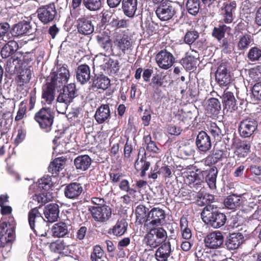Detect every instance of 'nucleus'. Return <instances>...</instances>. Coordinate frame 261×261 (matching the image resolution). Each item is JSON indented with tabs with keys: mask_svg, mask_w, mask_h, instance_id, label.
<instances>
[{
	"mask_svg": "<svg viewBox=\"0 0 261 261\" xmlns=\"http://www.w3.org/2000/svg\"><path fill=\"white\" fill-rule=\"evenodd\" d=\"M211 205L206 206L203 210L201 217L203 221L214 228L223 226L226 220V216L218 212H213Z\"/></svg>",
	"mask_w": 261,
	"mask_h": 261,
	"instance_id": "f257e3e1",
	"label": "nucleus"
},
{
	"mask_svg": "<svg viewBox=\"0 0 261 261\" xmlns=\"http://www.w3.org/2000/svg\"><path fill=\"white\" fill-rule=\"evenodd\" d=\"M148 230L145 236V243L147 246L154 249L165 243L167 239V232L163 227L146 228Z\"/></svg>",
	"mask_w": 261,
	"mask_h": 261,
	"instance_id": "f03ea898",
	"label": "nucleus"
},
{
	"mask_svg": "<svg viewBox=\"0 0 261 261\" xmlns=\"http://www.w3.org/2000/svg\"><path fill=\"white\" fill-rule=\"evenodd\" d=\"M69 76V71L65 66L57 65L48 77L47 81L55 87L61 88L67 83Z\"/></svg>",
	"mask_w": 261,
	"mask_h": 261,
	"instance_id": "7ed1b4c3",
	"label": "nucleus"
},
{
	"mask_svg": "<svg viewBox=\"0 0 261 261\" xmlns=\"http://www.w3.org/2000/svg\"><path fill=\"white\" fill-rule=\"evenodd\" d=\"M165 218L166 214L164 210L159 207H153L148 212V217L144 224V228L159 227L158 226H162L164 223Z\"/></svg>",
	"mask_w": 261,
	"mask_h": 261,
	"instance_id": "20e7f679",
	"label": "nucleus"
},
{
	"mask_svg": "<svg viewBox=\"0 0 261 261\" xmlns=\"http://www.w3.org/2000/svg\"><path fill=\"white\" fill-rule=\"evenodd\" d=\"M15 238L14 227L5 222H0V247L10 251Z\"/></svg>",
	"mask_w": 261,
	"mask_h": 261,
	"instance_id": "39448f33",
	"label": "nucleus"
},
{
	"mask_svg": "<svg viewBox=\"0 0 261 261\" xmlns=\"http://www.w3.org/2000/svg\"><path fill=\"white\" fill-rule=\"evenodd\" d=\"M34 119L41 128L49 131L54 122V113L50 108L43 107L35 114Z\"/></svg>",
	"mask_w": 261,
	"mask_h": 261,
	"instance_id": "423d86ee",
	"label": "nucleus"
},
{
	"mask_svg": "<svg viewBox=\"0 0 261 261\" xmlns=\"http://www.w3.org/2000/svg\"><path fill=\"white\" fill-rule=\"evenodd\" d=\"M177 4L171 1L161 3L155 10L157 17L161 21H167L171 19L176 12Z\"/></svg>",
	"mask_w": 261,
	"mask_h": 261,
	"instance_id": "0eeeda50",
	"label": "nucleus"
},
{
	"mask_svg": "<svg viewBox=\"0 0 261 261\" xmlns=\"http://www.w3.org/2000/svg\"><path fill=\"white\" fill-rule=\"evenodd\" d=\"M88 210L92 218L100 223L107 222L112 216V209L107 205L89 206Z\"/></svg>",
	"mask_w": 261,
	"mask_h": 261,
	"instance_id": "6e6552de",
	"label": "nucleus"
},
{
	"mask_svg": "<svg viewBox=\"0 0 261 261\" xmlns=\"http://www.w3.org/2000/svg\"><path fill=\"white\" fill-rule=\"evenodd\" d=\"M28 220L30 227L34 232L41 230L45 224V219L41 216L37 207L32 208L29 212Z\"/></svg>",
	"mask_w": 261,
	"mask_h": 261,
	"instance_id": "1a4fd4ad",
	"label": "nucleus"
},
{
	"mask_svg": "<svg viewBox=\"0 0 261 261\" xmlns=\"http://www.w3.org/2000/svg\"><path fill=\"white\" fill-rule=\"evenodd\" d=\"M39 20L44 24L54 20L57 12L54 4L46 5L39 8L37 10Z\"/></svg>",
	"mask_w": 261,
	"mask_h": 261,
	"instance_id": "9d476101",
	"label": "nucleus"
},
{
	"mask_svg": "<svg viewBox=\"0 0 261 261\" xmlns=\"http://www.w3.org/2000/svg\"><path fill=\"white\" fill-rule=\"evenodd\" d=\"M200 170H197L196 172H190L184 179L185 182L191 188L196 190L201 189L203 187V175Z\"/></svg>",
	"mask_w": 261,
	"mask_h": 261,
	"instance_id": "9b49d317",
	"label": "nucleus"
},
{
	"mask_svg": "<svg viewBox=\"0 0 261 261\" xmlns=\"http://www.w3.org/2000/svg\"><path fill=\"white\" fill-rule=\"evenodd\" d=\"M224 241V237L219 231H214L206 235L204 239L205 246L210 249H218L221 247Z\"/></svg>",
	"mask_w": 261,
	"mask_h": 261,
	"instance_id": "f8f14e48",
	"label": "nucleus"
},
{
	"mask_svg": "<svg viewBox=\"0 0 261 261\" xmlns=\"http://www.w3.org/2000/svg\"><path fill=\"white\" fill-rule=\"evenodd\" d=\"M155 60L158 65L162 69H167L170 68L174 62L173 55L166 50H162L155 56Z\"/></svg>",
	"mask_w": 261,
	"mask_h": 261,
	"instance_id": "ddd939ff",
	"label": "nucleus"
},
{
	"mask_svg": "<svg viewBox=\"0 0 261 261\" xmlns=\"http://www.w3.org/2000/svg\"><path fill=\"white\" fill-rule=\"evenodd\" d=\"M77 95V90L74 84H70L63 87V92L58 95L57 100L59 102L70 103Z\"/></svg>",
	"mask_w": 261,
	"mask_h": 261,
	"instance_id": "4468645a",
	"label": "nucleus"
},
{
	"mask_svg": "<svg viewBox=\"0 0 261 261\" xmlns=\"http://www.w3.org/2000/svg\"><path fill=\"white\" fill-rule=\"evenodd\" d=\"M216 80L221 86H226L231 81L230 72L224 63H220L216 72Z\"/></svg>",
	"mask_w": 261,
	"mask_h": 261,
	"instance_id": "2eb2a0df",
	"label": "nucleus"
},
{
	"mask_svg": "<svg viewBox=\"0 0 261 261\" xmlns=\"http://www.w3.org/2000/svg\"><path fill=\"white\" fill-rule=\"evenodd\" d=\"M150 166V163L146 161V152L144 148H140L139 150L138 158L135 164V169L138 171H141V176L144 177Z\"/></svg>",
	"mask_w": 261,
	"mask_h": 261,
	"instance_id": "dca6fc26",
	"label": "nucleus"
},
{
	"mask_svg": "<svg viewBox=\"0 0 261 261\" xmlns=\"http://www.w3.org/2000/svg\"><path fill=\"white\" fill-rule=\"evenodd\" d=\"M59 88L55 87L51 83H47L42 87L41 102L44 105H50L55 99V91Z\"/></svg>",
	"mask_w": 261,
	"mask_h": 261,
	"instance_id": "f3484780",
	"label": "nucleus"
},
{
	"mask_svg": "<svg viewBox=\"0 0 261 261\" xmlns=\"http://www.w3.org/2000/svg\"><path fill=\"white\" fill-rule=\"evenodd\" d=\"M257 126L256 121L251 118L243 120L239 127L241 136L244 138L250 137L256 129Z\"/></svg>",
	"mask_w": 261,
	"mask_h": 261,
	"instance_id": "a211bd4d",
	"label": "nucleus"
},
{
	"mask_svg": "<svg viewBox=\"0 0 261 261\" xmlns=\"http://www.w3.org/2000/svg\"><path fill=\"white\" fill-rule=\"evenodd\" d=\"M196 144L199 151L205 152L212 147L211 138L206 132L201 131L197 136Z\"/></svg>",
	"mask_w": 261,
	"mask_h": 261,
	"instance_id": "6ab92c4d",
	"label": "nucleus"
},
{
	"mask_svg": "<svg viewBox=\"0 0 261 261\" xmlns=\"http://www.w3.org/2000/svg\"><path fill=\"white\" fill-rule=\"evenodd\" d=\"M94 118L98 124L107 123L111 118V112L109 104H102L96 110Z\"/></svg>",
	"mask_w": 261,
	"mask_h": 261,
	"instance_id": "aec40b11",
	"label": "nucleus"
},
{
	"mask_svg": "<svg viewBox=\"0 0 261 261\" xmlns=\"http://www.w3.org/2000/svg\"><path fill=\"white\" fill-rule=\"evenodd\" d=\"M83 191L82 185L74 182L67 184L64 189V195L69 199H77Z\"/></svg>",
	"mask_w": 261,
	"mask_h": 261,
	"instance_id": "412c9836",
	"label": "nucleus"
},
{
	"mask_svg": "<svg viewBox=\"0 0 261 261\" xmlns=\"http://www.w3.org/2000/svg\"><path fill=\"white\" fill-rule=\"evenodd\" d=\"M114 47H117L119 50L115 54L116 55L121 56L124 54L125 51L128 50L132 46V44L129 37L125 35L117 36L114 41Z\"/></svg>",
	"mask_w": 261,
	"mask_h": 261,
	"instance_id": "4be33fe9",
	"label": "nucleus"
},
{
	"mask_svg": "<svg viewBox=\"0 0 261 261\" xmlns=\"http://www.w3.org/2000/svg\"><path fill=\"white\" fill-rule=\"evenodd\" d=\"M77 29L80 34L88 35L93 32L94 26L87 17L79 18L77 20Z\"/></svg>",
	"mask_w": 261,
	"mask_h": 261,
	"instance_id": "5701e85b",
	"label": "nucleus"
},
{
	"mask_svg": "<svg viewBox=\"0 0 261 261\" xmlns=\"http://www.w3.org/2000/svg\"><path fill=\"white\" fill-rule=\"evenodd\" d=\"M172 252L170 243L168 241L160 245L154 254L158 261H167Z\"/></svg>",
	"mask_w": 261,
	"mask_h": 261,
	"instance_id": "b1692460",
	"label": "nucleus"
},
{
	"mask_svg": "<svg viewBox=\"0 0 261 261\" xmlns=\"http://www.w3.org/2000/svg\"><path fill=\"white\" fill-rule=\"evenodd\" d=\"M44 214L45 222L53 223L59 218V208L56 203H50L44 207Z\"/></svg>",
	"mask_w": 261,
	"mask_h": 261,
	"instance_id": "393cba45",
	"label": "nucleus"
},
{
	"mask_svg": "<svg viewBox=\"0 0 261 261\" xmlns=\"http://www.w3.org/2000/svg\"><path fill=\"white\" fill-rule=\"evenodd\" d=\"M236 8V3L234 2L224 4V7L221 9V14L225 23H230L232 22Z\"/></svg>",
	"mask_w": 261,
	"mask_h": 261,
	"instance_id": "a878e982",
	"label": "nucleus"
},
{
	"mask_svg": "<svg viewBox=\"0 0 261 261\" xmlns=\"http://www.w3.org/2000/svg\"><path fill=\"white\" fill-rule=\"evenodd\" d=\"M244 241V236L241 233L230 234L226 241V246L229 250H234L239 248Z\"/></svg>",
	"mask_w": 261,
	"mask_h": 261,
	"instance_id": "bb28decb",
	"label": "nucleus"
},
{
	"mask_svg": "<svg viewBox=\"0 0 261 261\" xmlns=\"http://www.w3.org/2000/svg\"><path fill=\"white\" fill-rule=\"evenodd\" d=\"M102 60L105 62V64L100 65V66H103L106 68L110 69L111 71L113 72H116L118 71L119 66V62L117 60H114L107 56L101 55L99 57H96L94 61L96 63H99Z\"/></svg>",
	"mask_w": 261,
	"mask_h": 261,
	"instance_id": "cd10ccee",
	"label": "nucleus"
},
{
	"mask_svg": "<svg viewBox=\"0 0 261 261\" xmlns=\"http://www.w3.org/2000/svg\"><path fill=\"white\" fill-rule=\"evenodd\" d=\"M76 79L82 84L86 83L90 79V70L86 64L80 65L76 70Z\"/></svg>",
	"mask_w": 261,
	"mask_h": 261,
	"instance_id": "c85d7f7f",
	"label": "nucleus"
},
{
	"mask_svg": "<svg viewBox=\"0 0 261 261\" xmlns=\"http://www.w3.org/2000/svg\"><path fill=\"white\" fill-rule=\"evenodd\" d=\"M137 0H122V8L124 14L128 17L134 16L137 10Z\"/></svg>",
	"mask_w": 261,
	"mask_h": 261,
	"instance_id": "c756f323",
	"label": "nucleus"
},
{
	"mask_svg": "<svg viewBox=\"0 0 261 261\" xmlns=\"http://www.w3.org/2000/svg\"><path fill=\"white\" fill-rule=\"evenodd\" d=\"M22 65V61L20 58L14 56L10 58L6 64V70L10 74H14L17 72Z\"/></svg>",
	"mask_w": 261,
	"mask_h": 261,
	"instance_id": "7c9ffc66",
	"label": "nucleus"
},
{
	"mask_svg": "<svg viewBox=\"0 0 261 261\" xmlns=\"http://www.w3.org/2000/svg\"><path fill=\"white\" fill-rule=\"evenodd\" d=\"M3 47L1 54L3 58H7L13 55L18 48V43L13 40L9 39Z\"/></svg>",
	"mask_w": 261,
	"mask_h": 261,
	"instance_id": "2f4dec72",
	"label": "nucleus"
},
{
	"mask_svg": "<svg viewBox=\"0 0 261 261\" xmlns=\"http://www.w3.org/2000/svg\"><path fill=\"white\" fill-rule=\"evenodd\" d=\"M74 164L76 169L86 171L91 166V159L88 155H79L74 159Z\"/></svg>",
	"mask_w": 261,
	"mask_h": 261,
	"instance_id": "473e14b6",
	"label": "nucleus"
},
{
	"mask_svg": "<svg viewBox=\"0 0 261 261\" xmlns=\"http://www.w3.org/2000/svg\"><path fill=\"white\" fill-rule=\"evenodd\" d=\"M238 40L237 47L240 50H247L253 43L252 37L248 34L239 35Z\"/></svg>",
	"mask_w": 261,
	"mask_h": 261,
	"instance_id": "72a5a7b5",
	"label": "nucleus"
},
{
	"mask_svg": "<svg viewBox=\"0 0 261 261\" xmlns=\"http://www.w3.org/2000/svg\"><path fill=\"white\" fill-rule=\"evenodd\" d=\"M34 30L30 22L27 21L20 22L17 24L13 29L15 36H20L24 34L30 35L33 32Z\"/></svg>",
	"mask_w": 261,
	"mask_h": 261,
	"instance_id": "f704fd0d",
	"label": "nucleus"
},
{
	"mask_svg": "<svg viewBox=\"0 0 261 261\" xmlns=\"http://www.w3.org/2000/svg\"><path fill=\"white\" fill-rule=\"evenodd\" d=\"M97 41L99 45L109 56L111 54L115 55L114 49L112 48V43L110 39L107 37L97 36Z\"/></svg>",
	"mask_w": 261,
	"mask_h": 261,
	"instance_id": "c9c22d12",
	"label": "nucleus"
},
{
	"mask_svg": "<svg viewBox=\"0 0 261 261\" xmlns=\"http://www.w3.org/2000/svg\"><path fill=\"white\" fill-rule=\"evenodd\" d=\"M217 168L213 166L208 171L205 176V181L212 190L216 189V180L217 177Z\"/></svg>",
	"mask_w": 261,
	"mask_h": 261,
	"instance_id": "e433bc0d",
	"label": "nucleus"
},
{
	"mask_svg": "<svg viewBox=\"0 0 261 261\" xmlns=\"http://www.w3.org/2000/svg\"><path fill=\"white\" fill-rule=\"evenodd\" d=\"M148 208L144 205L140 204L138 205L135 210L136 221L139 224L145 223L148 217Z\"/></svg>",
	"mask_w": 261,
	"mask_h": 261,
	"instance_id": "4c0bfd02",
	"label": "nucleus"
},
{
	"mask_svg": "<svg viewBox=\"0 0 261 261\" xmlns=\"http://www.w3.org/2000/svg\"><path fill=\"white\" fill-rule=\"evenodd\" d=\"M222 101L227 109H233L236 105V99L233 93L226 89L222 97Z\"/></svg>",
	"mask_w": 261,
	"mask_h": 261,
	"instance_id": "58836bf2",
	"label": "nucleus"
},
{
	"mask_svg": "<svg viewBox=\"0 0 261 261\" xmlns=\"http://www.w3.org/2000/svg\"><path fill=\"white\" fill-rule=\"evenodd\" d=\"M127 223L125 219H121L117 221L116 224L113 227L112 233L116 236L123 235L126 231Z\"/></svg>",
	"mask_w": 261,
	"mask_h": 261,
	"instance_id": "ea45409f",
	"label": "nucleus"
},
{
	"mask_svg": "<svg viewBox=\"0 0 261 261\" xmlns=\"http://www.w3.org/2000/svg\"><path fill=\"white\" fill-rule=\"evenodd\" d=\"M52 231L54 236L63 237L68 232L67 225L64 222L57 223L54 224Z\"/></svg>",
	"mask_w": 261,
	"mask_h": 261,
	"instance_id": "a19ab883",
	"label": "nucleus"
},
{
	"mask_svg": "<svg viewBox=\"0 0 261 261\" xmlns=\"http://www.w3.org/2000/svg\"><path fill=\"white\" fill-rule=\"evenodd\" d=\"M65 159L63 158H58L54 160L48 167V171L52 174H56L64 168Z\"/></svg>",
	"mask_w": 261,
	"mask_h": 261,
	"instance_id": "79ce46f5",
	"label": "nucleus"
},
{
	"mask_svg": "<svg viewBox=\"0 0 261 261\" xmlns=\"http://www.w3.org/2000/svg\"><path fill=\"white\" fill-rule=\"evenodd\" d=\"M186 7L190 14L195 16L198 13L200 10V0H187Z\"/></svg>",
	"mask_w": 261,
	"mask_h": 261,
	"instance_id": "37998d69",
	"label": "nucleus"
},
{
	"mask_svg": "<svg viewBox=\"0 0 261 261\" xmlns=\"http://www.w3.org/2000/svg\"><path fill=\"white\" fill-rule=\"evenodd\" d=\"M221 109V105L219 100L215 98L208 100L206 110L207 113L212 115H217Z\"/></svg>",
	"mask_w": 261,
	"mask_h": 261,
	"instance_id": "c03bdc74",
	"label": "nucleus"
},
{
	"mask_svg": "<svg viewBox=\"0 0 261 261\" xmlns=\"http://www.w3.org/2000/svg\"><path fill=\"white\" fill-rule=\"evenodd\" d=\"M110 81L105 76H98L93 81V87L101 89L102 90L107 89L110 86Z\"/></svg>",
	"mask_w": 261,
	"mask_h": 261,
	"instance_id": "a18cd8bd",
	"label": "nucleus"
},
{
	"mask_svg": "<svg viewBox=\"0 0 261 261\" xmlns=\"http://www.w3.org/2000/svg\"><path fill=\"white\" fill-rule=\"evenodd\" d=\"M180 227L182 231L183 239L189 240L192 237L191 229L188 227V221L186 217L182 216L180 220Z\"/></svg>",
	"mask_w": 261,
	"mask_h": 261,
	"instance_id": "49530a36",
	"label": "nucleus"
},
{
	"mask_svg": "<svg viewBox=\"0 0 261 261\" xmlns=\"http://www.w3.org/2000/svg\"><path fill=\"white\" fill-rule=\"evenodd\" d=\"M224 204L226 208L233 210L240 205V198L235 195H229L224 200Z\"/></svg>",
	"mask_w": 261,
	"mask_h": 261,
	"instance_id": "de8ad7c7",
	"label": "nucleus"
},
{
	"mask_svg": "<svg viewBox=\"0 0 261 261\" xmlns=\"http://www.w3.org/2000/svg\"><path fill=\"white\" fill-rule=\"evenodd\" d=\"M250 143L246 141L241 142L237 144L236 153L240 157L246 156L250 149Z\"/></svg>",
	"mask_w": 261,
	"mask_h": 261,
	"instance_id": "09e8293b",
	"label": "nucleus"
},
{
	"mask_svg": "<svg viewBox=\"0 0 261 261\" xmlns=\"http://www.w3.org/2000/svg\"><path fill=\"white\" fill-rule=\"evenodd\" d=\"M227 30H230V28L223 24H219L218 27L214 28L212 36L218 41H220L224 37L225 32Z\"/></svg>",
	"mask_w": 261,
	"mask_h": 261,
	"instance_id": "8fccbe9b",
	"label": "nucleus"
},
{
	"mask_svg": "<svg viewBox=\"0 0 261 261\" xmlns=\"http://www.w3.org/2000/svg\"><path fill=\"white\" fill-rule=\"evenodd\" d=\"M10 25L8 23H0V39L6 42L13 38L9 31Z\"/></svg>",
	"mask_w": 261,
	"mask_h": 261,
	"instance_id": "3c124183",
	"label": "nucleus"
},
{
	"mask_svg": "<svg viewBox=\"0 0 261 261\" xmlns=\"http://www.w3.org/2000/svg\"><path fill=\"white\" fill-rule=\"evenodd\" d=\"M144 140L146 144V149L147 151L153 153H158L160 152V149L156 146L155 142L151 140L150 135L145 136Z\"/></svg>",
	"mask_w": 261,
	"mask_h": 261,
	"instance_id": "603ef678",
	"label": "nucleus"
},
{
	"mask_svg": "<svg viewBox=\"0 0 261 261\" xmlns=\"http://www.w3.org/2000/svg\"><path fill=\"white\" fill-rule=\"evenodd\" d=\"M85 7L91 11H97L101 7L100 0H83Z\"/></svg>",
	"mask_w": 261,
	"mask_h": 261,
	"instance_id": "864d4df0",
	"label": "nucleus"
},
{
	"mask_svg": "<svg viewBox=\"0 0 261 261\" xmlns=\"http://www.w3.org/2000/svg\"><path fill=\"white\" fill-rule=\"evenodd\" d=\"M247 57L251 62H255L261 60V49L253 47L249 50Z\"/></svg>",
	"mask_w": 261,
	"mask_h": 261,
	"instance_id": "5fc2aeb1",
	"label": "nucleus"
},
{
	"mask_svg": "<svg viewBox=\"0 0 261 261\" xmlns=\"http://www.w3.org/2000/svg\"><path fill=\"white\" fill-rule=\"evenodd\" d=\"M208 131L214 139L219 141L221 139V130L216 123H211L208 127Z\"/></svg>",
	"mask_w": 261,
	"mask_h": 261,
	"instance_id": "6e6d98bb",
	"label": "nucleus"
},
{
	"mask_svg": "<svg viewBox=\"0 0 261 261\" xmlns=\"http://www.w3.org/2000/svg\"><path fill=\"white\" fill-rule=\"evenodd\" d=\"M199 37V34L196 31H188L184 36V42L191 45Z\"/></svg>",
	"mask_w": 261,
	"mask_h": 261,
	"instance_id": "4d7b16f0",
	"label": "nucleus"
},
{
	"mask_svg": "<svg viewBox=\"0 0 261 261\" xmlns=\"http://www.w3.org/2000/svg\"><path fill=\"white\" fill-rule=\"evenodd\" d=\"M65 243L63 240H58L50 244V248L52 251L61 253Z\"/></svg>",
	"mask_w": 261,
	"mask_h": 261,
	"instance_id": "13d9d810",
	"label": "nucleus"
},
{
	"mask_svg": "<svg viewBox=\"0 0 261 261\" xmlns=\"http://www.w3.org/2000/svg\"><path fill=\"white\" fill-rule=\"evenodd\" d=\"M104 252L99 245H96L93 247V252L91 254L92 261H97L103 255Z\"/></svg>",
	"mask_w": 261,
	"mask_h": 261,
	"instance_id": "bf43d9fd",
	"label": "nucleus"
},
{
	"mask_svg": "<svg viewBox=\"0 0 261 261\" xmlns=\"http://www.w3.org/2000/svg\"><path fill=\"white\" fill-rule=\"evenodd\" d=\"M48 198L47 197V194L44 193H42L39 194H35L32 197V201L29 203V206L32 207V203L34 202H37L38 203H45L48 202Z\"/></svg>",
	"mask_w": 261,
	"mask_h": 261,
	"instance_id": "052dcab7",
	"label": "nucleus"
},
{
	"mask_svg": "<svg viewBox=\"0 0 261 261\" xmlns=\"http://www.w3.org/2000/svg\"><path fill=\"white\" fill-rule=\"evenodd\" d=\"M110 24L114 28H123L127 25V22L126 20L119 19L117 17H113L110 22Z\"/></svg>",
	"mask_w": 261,
	"mask_h": 261,
	"instance_id": "680f3d73",
	"label": "nucleus"
},
{
	"mask_svg": "<svg viewBox=\"0 0 261 261\" xmlns=\"http://www.w3.org/2000/svg\"><path fill=\"white\" fill-rule=\"evenodd\" d=\"M38 188L40 190H47L50 188L52 183L49 177H43L38 181Z\"/></svg>",
	"mask_w": 261,
	"mask_h": 261,
	"instance_id": "e2e57ef3",
	"label": "nucleus"
},
{
	"mask_svg": "<svg viewBox=\"0 0 261 261\" xmlns=\"http://www.w3.org/2000/svg\"><path fill=\"white\" fill-rule=\"evenodd\" d=\"M119 187L121 191L126 192L130 195L137 192L136 190L130 188L129 182L126 179L122 180L119 184Z\"/></svg>",
	"mask_w": 261,
	"mask_h": 261,
	"instance_id": "0e129e2a",
	"label": "nucleus"
},
{
	"mask_svg": "<svg viewBox=\"0 0 261 261\" xmlns=\"http://www.w3.org/2000/svg\"><path fill=\"white\" fill-rule=\"evenodd\" d=\"M252 93L257 99L261 100V82L254 84L252 88Z\"/></svg>",
	"mask_w": 261,
	"mask_h": 261,
	"instance_id": "69168bd1",
	"label": "nucleus"
},
{
	"mask_svg": "<svg viewBox=\"0 0 261 261\" xmlns=\"http://www.w3.org/2000/svg\"><path fill=\"white\" fill-rule=\"evenodd\" d=\"M26 110V106L23 105V101H22L19 105V110L15 118V121H18L21 120L25 115Z\"/></svg>",
	"mask_w": 261,
	"mask_h": 261,
	"instance_id": "338daca9",
	"label": "nucleus"
},
{
	"mask_svg": "<svg viewBox=\"0 0 261 261\" xmlns=\"http://www.w3.org/2000/svg\"><path fill=\"white\" fill-rule=\"evenodd\" d=\"M110 179L114 183L118 182L123 177V175L121 172L116 170L112 171L109 173Z\"/></svg>",
	"mask_w": 261,
	"mask_h": 261,
	"instance_id": "774afa93",
	"label": "nucleus"
}]
</instances>
